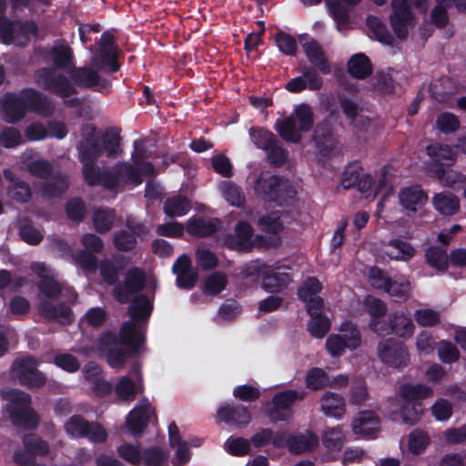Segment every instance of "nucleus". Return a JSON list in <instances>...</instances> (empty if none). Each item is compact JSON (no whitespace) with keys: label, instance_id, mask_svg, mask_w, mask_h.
Here are the masks:
<instances>
[{"label":"nucleus","instance_id":"obj_1","mask_svg":"<svg viewBox=\"0 0 466 466\" xmlns=\"http://www.w3.org/2000/svg\"><path fill=\"white\" fill-rule=\"evenodd\" d=\"M54 67H41L35 71L34 78L39 87L61 98L77 94L76 86L56 69L66 70L74 66V53L63 39L55 42L49 50Z\"/></svg>","mask_w":466,"mask_h":466},{"label":"nucleus","instance_id":"obj_2","mask_svg":"<svg viewBox=\"0 0 466 466\" xmlns=\"http://www.w3.org/2000/svg\"><path fill=\"white\" fill-rule=\"evenodd\" d=\"M2 108L4 120L12 124L22 120L27 111L48 117L56 109L50 97L33 87L23 88L18 94L5 93Z\"/></svg>","mask_w":466,"mask_h":466},{"label":"nucleus","instance_id":"obj_3","mask_svg":"<svg viewBox=\"0 0 466 466\" xmlns=\"http://www.w3.org/2000/svg\"><path fill=\"white\" fill-rule=\"evenodd\" d=\"M127 308L130 320L125 321L119 329L121 341L135 354L139 351L146 340L142 326H146L153 311V302L146 294H138Z\"/></svg>","mask_w":466,"mask_h":466},{"label":"nucleus","instance_id":"obj_4","mask_svg":"<svg viewBox=\"0 0 466 466\" xmlns=\"http://www.w3.org/2000/svg\"><path fill=\"white\" fill-rule=\"evenodd\" d=\"M41 280L36 287L41 299L37 305L38 314L47 321H57L61 325L68 326L75 322V315L71 307L66 302L54 304L52 300H57L62 295V286L54 278L41 275L37 272Z\"/></svg>","mask_w":466,"mask_h":466},{"label":"nucleus","instance_id":"obj_5","mask_svg":"<svg viewBox=\"0 0 466 466\" xmlns=\"http://www.w3.org/2000/svg\"><path fill=\"white\" fill-rule=\"evenodd\" d=\"M255 195L265 202H274L282 207L295 198L297 191L280 177L262 172L254 183Z\"/></svg>","mask_w":466,"mask_h":466},{"label":"nucleus","instance_id":"obj_6","mask_svg":"<svg viewBox=\"0 0 466 466\" xmlns=\"http://www.w3.org/2000/svg\"><path fill=\"white\" fill-rule=\"evenodd\" d=\"M429 159L424 162L427 176L439 181L445 177L446 167L456 161V154L452 147L439 142L431 143L426 147Z\"/></svg>","mask_w":466,"mask_h":466},{"label":"nucleus","instance_id":"obj_7","mask_svg":"<svg viewBox=\"0 0 466 466\" xmlns=\"http://www.w3.org/2000/svg\"><path fill=\"white\" fill-rule=\"evenodd\" d=\"M31 396L15 390L12 392L8 413L14 425L25 430H34L39 423L38 415L30 408Z\"/></svg>","mask_w":466,"mask_h":466},{"label":"nucleus","instance_id":"obj_8","mask_svg":"<svg viewBox=\"0 0 466 466\" xmlns=\"http://www.w3.org/2000/svg\"><path fill=\"white\" fill-rule=\"evenodd\" d=\"M76 150L78 152V160L83 165L82 172H92L96 161L103 153L96 127L94 125H86L82 128V137L76 145Z\"/></svg>","mask_w":466,"mask_h":466},{"label":"nucleus","instance_id":"obj_9","mask_svg":"<svg viewBox=\"0 0 466 466\" xmlns=\"http://www.w3.org/2000/svg\"><path fill=\"white\" fill-rule=\"evenodd\" d=\"M100 70L91 66H73L69 71L73 86L81 89H89L102 95H109L112 92V81L99 75Z\"/></svg>","mask_w":466,"mask_h":466},{"label":"nucleus","instance_id":"obj_10","mask_svg":"<svg viewBox=\"0 0 466 466\" xmlns=\"http://www.w3.org/2000/svg\"><path fill=\"white\" fill-rule=\"evenodd\" d=\"M380 360L391 368H404L410 363V353L405 343L395 339H386L379 342Z\"/></svg>","mask_w":466,"mask_h":466},{"label":"nucleus","instance_id":"obj_11","mask_svg":"<svg viewBox=\"0 0 466 466\" xmlns=\"http://www.w3.org/2000/svg\"><path fill=\"white\" fill-rule=\"evenodd\" d=\"M392 12L390 15V24L400 40H405L409 35V28L415 24V15L411 11L408 0H391Z\"/></svg>","mask_w":466,"mask_h":466},{"label":"nucleus","instance_id":"obj_12","mask_svg":"<svg viewBox=\"0 0 466 466\" xmlns=\"http://www.w3.org/2000/svg\"><path fill=\"white\" fill-rule=\"evenodd\" d=\"M146 280V274L141 268H130L126 273L124 283L116 284L113 289L115 299L120 304L128 303L132 295H138L144 289Z\"/></svg>","mask_w":466,"mask_h":466},{"label":"nucleus","instance_id":"obj_13","mask_svg":"<svg viewBox=\"0 0 466 466\" xmlns=\"http://www.w3.org/2000/svg\"><path fill=\"white\" fill-rule=\"evenodd\" d=\"M299 41L311 65L309 66L314 68L319 75H329L331 73V66L319 41L307 34L299 35Z\"/></svg>","mask_w":466,"mask_h":466},{"label":"nucleus","instance_id":"obj_14","mask_svg":"<svg viewBox=\"0 0 466 466\" xmlns=\"http://www.w3.org/2000/svg\"><path fill=\"white\" fill-rule=\"evenodd\" d=\"M301 76L291 78L285 85V89L292 94H299L306 89L316 92L323 86L322 76L307 65L300 66Z\"/></svg>","mask_w":466,"mask_h":466},{"label":"nucleus","instance_id":"obj_15","mask_svg":"<svg viewBox=\"0 0 466 466\" xmlns=\"http://www.w3.org/2000/svg\"><path fill=\"white\" fill-rule=\"evenodd\" d=\"M217 420L235 428H245L251 421L248 407L235 402H227L217 410Z\"/></svg>","mask_w":466,"mask_h":466},{"label":"nucleus","instance_id":"obj_16","mask_svg":"<svg viewBox=\"0 0 466 466\" xmlns=\"http://www.w3.org/2000/svg\"><path fill=\"white\" fill-rule=\"evenodd\" d=\"M306 397V392L296 390H285L277 392L272 400V406L268 410V415L273 421L285 420L286 416L283 414V410H290L291 407L297 400H302Z\"/></svg>","mask_w":466,"mask_h":466},{"label":"nucleus","instance_id":"obj_17","mask_svg":"<svg viewBox=\"0 0 466 466\" xmlns=\"http://www.w3.org/2000/svg\"><path fill=\"white\" fill-rule=\"evenodd\" d=\"M252 227L246 221H238L235 232L224 238V246L230 250L248 252L254 245Z\"/></svg>","mask_w":466,"mask_h":466},{"label":"nucleus","instance_id":"obj_18","mask_svg":"<svg viewBox=\"0 0 466 466\" xmlns=\"http://www.w3.org/2000/svg\"><path fill=\"white\" fill-rule=\"evenodd\" d=\"M115 171L118 176L119 181L138 186L143 182V177H152L155 175V167L148 161L141 162L139 167H136L128 162H120L115 166Z\"/></svg>","mask_w":466,"mask_h":466},{"label":"nucleus","instance_id":"obj_19","mask_svg":"<svg viewBox=\"0 0 466 466\" xmlns=\"http://www.w3.org/2000/svg\"><path fill=\"white\" fill-rule=\"evenodd\" d=\"M155 410L146 400L144 403L137 405L127 416L126 425L133 436H139L147 427Z\"/></svg>","mask_w":466,"mask_h":466},{"label":"nucleus","instance_id":"obj_20","mask_svg":"<svg viewBox=\"0 0 466 466\" xmlns=\"http://www.w3.org/2000/svg\"><path fill=\"white\" fill-rule=\"evenodd\" d=\"M313 141L319 153L324 157H329L337 145L331 123L324 119L319 122L313 131Z\"/></svg>","mask_w":466,"mask_h":466},{"label":"nucleus","instance_id":"obj_21","mask_svg":"<svg viewBox=\"0 0 466 466\" xmlns=\"http://www.w3.org/2000/svg\"><path fill=\"white\" fill-rule=\"evenodd\" d=\"M380 420L372 410H362L357 413L351 422L352 431L356 435L373 439L380 429Z\"/></svg>","mask_w":466,"mask_h":466},{"label":"nucleus","instance_id":"obj_22","mask_svg":"<svg viewBox=\"0 0 466 466\" xmlns=\"http://www.w3.org/2000/svg\"><path fill=\"white\" fill-rule=\"evenodd\" d=\"M428 194L420 185L403 187L399 192L400 206L408 212L416 213L428 201Z\"/></svg>","mask_w":466,"mask_h":466},{"label":"nucleus","instance_id":"obj_23","mask_svg":"<svg viewBox=\"0 0 466 466\" xmlns=\"http://www.w3.org/2000/svg\"><path fill=\"white\" fill-rule=\"evenodd\" d=\"M120 53L119 49H97L96 53L91 57L90 64L95 69L105 74L116 73L121 67L118 61Z\"/></svg>","mask_w":466,"mask_h":466},{"label":"nucleus","instance_id":"obj_24","mask_svg":"<svg viewBox=\"0 0 466 466\" xmlns=\"http://www.w3.org/2000/svg\"><path fill=\"white\" fill-rule=\"evenodd\" d=\"M433 208L443 217H453L461 210V200L449 190L435 193L431 198Z\"/></svg>","mask_w":466,"mask_h":466},{"label":"nucleus","instance_id":"obj_25","mask_svg":"<svg viewBox=\"0 0 466 466\" xmlns=\"http://www.w3.org/2000/svg\"><path fill=\"white\" fill-rule=\"evenodd\" d=\"M4 176L5 179L9 181V186L7 187L8 197L17 203H27L32 197L29 184L22 180L9 169L4 170Z\"/></svg>","mask_w":466,"mask_h":466},{"label":"nucleus","instance_id":"obj_26","mask_svg":"<svg viewBox=\"0 0 466 466\" xmlns=\"http://www.w3.org/2000/svg\"><path fill=\"white\" fill-rule=\"evenodd\" d=\"M83 177L88 186L99 185L107 190L116 189L119 184V178L115 170H100L96 166L92 172L83 173Z\"/></svg>","mask_w":466,"mask_h":466},{"label":"nucleus","instance_id":"obj_27","mask_svg":"<svg viewBox=\"0 0 466 466\" xmlns=\"http://www.w3.org/2000/svg\"><path fill=\"white\" fill-rule=\"evenodd\" d=\"M320 410L327 417L339 420L346 413L345 399L339 393L326 391L320 399Z\"/></svg>","mask_w":466,"mask_h":466},{"label":"nucleus","instance_id":"obj_28","mask_svg":"<svg viewBox=\"0 0 466 466\" xmlns=\"http://www.w3.org/2000/svg\"><path fill=\"white\" fill-rule=\"evenodd\" d=\"M292 280L291 276L288 272L276 271L267 268L263 276L262 288L269 293H279L287 289Z\"/></svg>","mask_w":466,"mask_h":466},{"label":"nucleus","instance_id":"obj_29","mask_svg":"<svg viewBox=\"0 0 466 466\" xmlns=\"http://www.w3.org/2000/svg\"><path fill=\"white\" fill-rule=\"evenodd\" d=\"M348 73L355 79H366L373 72V66L369 58L363 53H357L353 55L347 64Z\"/></svg>","mask_w":466,"mask_h":466},{"label":"nucleus","instance_id":"obj_30","mask_svg":"<svg viewBox=\"0 0 466 466\" xmlns=\"http://www.w3.org/2000/svg\"><path fill=\"white\" fill-rule=\"evenodd\" d=\"M319 445V438L312 432L308 435L296 434L288 436V450L292 454H302L315 450Z\"/></svg>","mask_w":466,"mask_h":466},{"label":"nucleus","instance_id":"obj_31","mask_svg":"<svg viewBox=\"0 0 466 466\" xmlns=\"http://www.w3.org/2000/svg\"><path fill=\"white\" fill-rule=\"evenodd\" d=\"M187 232L197 238H208L218 230V224L200 217L190 218L186 224Z\"/></svg>","mask_w":466,"mask_h":466},{"label":"nucleus","instance_id":"obj_32","mask_svg":"<svg viewBox=\"0 0 466 466\" xmlns=\"http://www.w3.org/2000/svg\"><path fill=\"white\" fill-rule=\"evenodd\" d=\"M390 333L400 338H410L414 332L412 319L402 311H393L389 315Z\"/></svg>","mask_w":466,"mask_h":466},{"label":"nucleus","instance_id":"obj_33","mask_svg":"<svg viewBox=\"0 0 466 466\" xmlns=\"http://www.w3.org/2000/svg\"><path fill=\"white\" fill-rule=\"evenodd\" d=\"M68 189V180L58 172L47 178L41 186V193L45 198H59Z\"/></svg>","mask_w":466,"mask_h":466},{"label":"nucleus","instance_id":"obj_34","mask_svg":"<svg viewBox=\"0 0 466 466\" xmlns=\"http://www.w3.org/2000/svg\"><path fill=\"white\" fill-rule=\"evenodd\" d=\"M425 261L432 268L445 273L449 268V255L441 246H430L425 250Z\"/></svg>","mask_w":466,"mask_h":466},{"label":"nucleus","instance_id":"obj_35","mask_svg":"<svg viewBox=\"0 0 466 466\" xmlns=\"http://www.w3.org/2000/svg\"><path fill=\"white\" fill-rule=\"evenodd\" d=\"M400 396L403 400L421 402L422 400L432 396V389L423 383L404 384L400 390Z\"/></svg>","mask_w":466,"mask_h":466},{"label":"nucleus","instance_id":"obj_36","mask_svg":"<svg viewBox=\"0 0 466 466\" xmlns=\"http://www.w3.org/2000/svg\"><path fill=\"white\" fill-rule=\"evenodd\" d=\"M276 130L280 137L287 142L299 144L302 139L301 132L297 127L296 120L291 116L279 120L276 123Z\"/></svg>","mask_w":466,"mask_h":466},{"label":"nucleus","instance_id":"obj_37","mask_svg":"<svg viewBox=\"0 0 466 466\" xmlns=\"http://www.w3.org/2000/svg\"><path fill=\"white\" fill-rule=\"evenodd\" d=\"M388 247L386 254L391 259L408 261L415 255L412 245L401 239H390Z\"/></svg>","mask_w":466,"mask_h":466},{"label":"nucleus","instance_id":"obj_38","mask_svg":"<svg viewBox=\"0 0 466 466\" xmlns=\"http://www.w3.org/2000/svg\"><path fill=\"white\" fill-rule=\"evenodd\" d=\"M191 208L190 201L187 197L177 195L167 198L163 205L165 214L169 218L182 217Z\"/></svg>","mask_w":466,"mask_h":466},{"label":"nucleus","instance_id":"obj_39","mask_svg":"<svg viewBox=\"0 0 466 466\" xmlns=\"http://www.w3.org/2000/svg\"><path fill=\"white\" fill-rule=\"evenodd\" d=\"M116 218L115 209L105 208H98L93 214V225L99 234L107 233L113 227Z\"/></svg>","mask_w":466,"mask_h":466},{"label":"nucleus","instance_id":"obj_40","mask_svg":"<svg viewBox=\"0 0 466 466\" xmlns=\"http://www.w3.org/2000/svg\"><path fill=\"white\" fill-rule=\"evenodd\" d=\"M366 25L379 42L387 46H392L393 37L386 25L378 16L368 15Z\"/></svg>","mask_w":466,"mask_h":466},{"label":"nucleus","instance_id":"obj_41","mask_svg":"<svg viewBox=\"0 0 466 466\" xmlns=\"http://www.w3.org/2000/svg\"><path fill=\"white\" fill-rule=\"evenodd\" d=\"M306 388L312 391H318L329 385L328 373L320 368L309 369L305 376Z\"/></svg>","mask_w":466,"mask_h":466},{"label":"nucleus","instance_id":"obj_42","mask_svg":"<svg viewBox=\"0 0 466 466\" xmlns=\"http://www.w3.org/2000/svg\"><path fill=\"white\" fill-rule=\"evenodd\" d=\"M221 191L226 201L237 208L245 204V194L242 188L232 181H224L221 185Z\"/></svg>","mask_w":466,"mask_h":466},{"label":"nucleus","instance_id":"obj_43","mask_svg":"<svg viewBox=\"0 0 466 466\" xmlns=\"http://www.w3.org/2000/svg\"><path fill=\"white\" fill-rule=\"evenodd\" d=\"M114 390L116 397L123 401H132L138 394V388L129 376L121 377Z\"/></svg>","mask_w":466,"mask_h":466},{"label":"nucleus","instance_id":"obj_44","mask_svg":"<svg viewBox=\"0 0 466 466\" xmlns=\"http://www.w3.org/2000/svg\"><path fill=\"white\" fill-rule=\"evenodd\" d=\"M90 421H87L81 415L71 416L65 423L64 428L68 436L74 439L84 438L87 435Z\"/></svg>","mask_w":466,"mask_h":466},{"label":"nucleus","instance_id":"obj_45","mask_svg":"<svg viewBox=\"0 0 466 466\" xmlns=\"http://www.w3.org/2000/svg\"><path fill=\"white\" fill-rule=\"evenodd\" d=\"M431 443L428 433L420 429H415L409 434L408 446L414 455H420Z\"/></svg>","mask_w":466,"mask_h":466},{"label":"nucleus","instance_id":"obj_46","mask_svg":"<svg viewBox=\"0 0 466 466\" xmlns=\"http://www.w3.org/2000/svg\"><path fill=\"white\" fill-rule=\"evenodd\" d=\"M228 284V277L225 273L217 271L208 275L203 285V291L211 296H215L223 291Z\"/></svg>","mask_w":466,"mask_h":466},{"label":"nucleus","instance_id":"obj_47","mask_svg":"<svg viewBox=\"0 0 466 466\" xmlns=\"http://www.w3.org/2000/svg\"><path fill=\"white\" fill-rule=\"evenodd\" d=\"M298 127L301 133L309 132L314 126V113L307 103H301L295 108Z\"/></svg>","mask_w":466,"mask_h":466},{"label":"nucleus","instance_id":"obj_48","mask_svg":"<svg viewBox=\"0 0 466 466\" xmlns=\"http://www.w3.org/2000/svg\"><path fill=\"white\" fill-rule=\"evenodd\" d=\"M18 235L24 242L31 246H36L44 239V235L33 226L28 218L20 222Z\"/></svg>","mask_w":466,"mask_h":466},{"label":"nucleus","instance_id":"obj_49","mask_svg":"<svg viewBox=\"0 0 466 466\" xmlns=\"http://www.w3.org/2000/svg\"><path fill=\"white\" fill-rule=\"evenodd\" d=\"M24 446L27 452L34 456H45L49 452V444L36 434L30 433L24 437Z\"/></svg>","mask_w":466,"mask_h":466},{"label":"nucleus","instance_id":"obj_50","mask_svg":"<svg viewBox=\"0 0 466 466\" xmlns=\"http://www.w3.org/2000/svg\"><path fill=\"white\" fill-rule=\"evenodd\" d=\"M38 361L33 356H25L16 358L12 364V370L16 379L19 377L25 378L26 375L38 370Z\"/></svg>","mask_w":466,"mask_h":466},{"label":"nucleus","instance_id":"obj_51","mask_svg":"<svg viewBox=\"0 0 466 466\" xmlns=\"http://www.w3.org/2000/svg\"><path fill=\"white\" fill-rule=\"evenodd\" d=\"M224 448L228 454L235 457H243L251 452L250 441L242 437L230 436L225 441Z\"/></svg>","mask_w":466,"mask_h":466},{"label":"nucleus","instance_id":"obj_52","mask_svg":"<svg viewBox=\"0 0 466 466\" xmlns=\"http://www.w3.org/2000/svg\"><path fill=\"white\" fill-rule=\"evenodd\" d=\"M268 162L276 167H280L286 164L289 158V152L283 147L278 138L266 150Z\"/></svg>","mask_w":466,"mask_h":466},{"label":"nucleus","instance_id":"obj_53","mask_svg":"<svg viewBox=\"0 0 466 466\" xmlns=\"http://www.w3.org/2000/svg\"><path fill=\"white\" fill-rule=\"evenodd\" d=\"M275 43L279 50L285 56H295L298 52V43L296 38L282 30L275 34Z\"/></svg>","mask_w":466,"mask_h":466},{"label":"nucleus","instance_id":"obj_54","mask_svg":"<svg viewBox=\"0 0 466 466\" xmlns=\"http://www.w3.org/2000/svg\"><path fill=\"white\" fill-rule=\"evenodd\" d=\"M403 401L400 408V417L404 423L415 425L420 420L423 405L421 402Z\"/></svg>","mask_w":466,"mask_h":466},{"label":"nucleus","instance_id":"obj_55","mask_svg":"<svg viewBox=\"0 0 466 466\" xmlns=\"http://www.w3.org/2000/svg\"><path fill=\"white\" fill-rule=\"evenodd\" d=\"M65 211L71 221L80 223L86 217V204L81 198H72L66 203Z\"/></svg>","mask_w":466,"mask_h":466},{"label":"nucleus","instance_id":"obj_56","mask_svg":"<svg viewBox=\"0 0 466 466\" xmlns=\"http://www.w3.org/2000/svg\"><path fill=\"white\" fill-rule=\"evenodd\" d=\"M322 285L316 277H308L298 289V298L301 301L319 297Z\"/></svg>","mask_w":466,"mask_h":466},{"label":"nucleus","instance_id":"obj_57","mask_svg":"<svg viewBox=\"0 0 466 466\" xmlns=\"http://www.w3.org/2000/svg\"><path fill=\"white\" fill-rule=\"evenodd\" d=\"M142 464L144 466H162L167 460V453L158 446H151L142 451Z\"/></svg>","mask_w":466,"mask_h":466},{"label":"nucleus","instance_id":"obj_58","mask_svg":"<svg viewBox=\"0 0 466 466\" xmlns=\"http://www.w3.org/2000/svg\"><path fill=\"white\" fill-rule=\"evenodd\" d=\"M97 268H99L100 276L105 283L109 286L118 284L120 267L112 260L107 258L101 260Z\"/></svg>","mask_w":466,"mask_h":466},{"label":"nucleus","instance_id":"obj_59","mask_svg":"<svg viewBox=\"0 0 466 466\" xmlns=\"http://www.w3.org/2000/svg\"><path fill=\"white\" fill-rule=\"evenodd\" d=\"M339 330L342 332L340 336L347 340L348 349L356 350L360 346L361 335L355 323L350 320L344 321L341 323Z\"/></svg>","mask_w":466,"mask_h":466},{"label":"nucleus","instance_id":"obj_60","mask_svg":"<svg viewBox=\"0 0 466 466\" xmlns=\"http://www.w3.org/2000/svg\"><path fill=\"white\" fill-rule=\"evenodd\" d=\"M307 329L312 337L321 339L329 332L330 321L326 315L310 317Z\"/></svg>","mask_w":466,"mask_h":466},{"label":"nucleus","instance_id":"obj_61","mask_svg":"<svg viewBox=\"0 0 466 466\" xmlns=\"http://www.w3.org/2000/svg\"><path fill=\"white\" fill-rule=\"evenodd\" d=\"M439 359L445 364H452L460 360L461 353L452 342L442 339L437 347Z\"/></svg>","mask_w":466,"mask_h":466},{"label":"nucleus","instance_id":"obj_62","mask_svg":"<svg viewBox=\"0 0 466 466\" xmlns=\"http://www.w3.org/2000/svg\"><path fill=\"white\" fill-rule=\"evenodd\" d=\"M118 456L133 466H140L142 464V454L138 446L131 443H123L116 449Z\"/></svg>","mask_w":466,"mask_h":466},{"label":"nucleus","instance_id":"obj_63","mask_svg":"<svg viewBox=\"0 0 466 466\" xmlns=\"http://www.w3.org/2000/svg\"><path fill=\"white\" fill-rule=\"evenodd\" d=\"M436 126L441 133L450 135L459 130L461 124L457 116L451 112H443L437 116Z\"/></svg>","mask_w":466,"mask_h":466},{"label":"nucleus","instance_id":"obj_64","mask_svg":"<svg viewBox=\"0 0 466 466\" xmlns=\"http://www.w3.org/2000/svg\"><path fill=\"white\" fill-rule=\"evenodd\" d=\"M249 136L256 147L264 151L277 139L272 132L262 127H251Z\"/></svg>","mask_w":466,"mask_h":466}]
</instances>
